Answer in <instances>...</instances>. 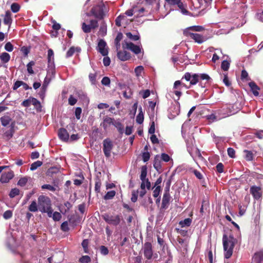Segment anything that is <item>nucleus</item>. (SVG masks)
Masks as SVG:
<instances>
[{
  "label": "nucleus",
  "instance_id": "nucleus-1",
  "mask_svg": "<svg viewBox=\"0 0 263 263\" xmlns=\"http://www.w3.org/2000/svg\"><path fill=\"white\" fill-rule=\"evenodd\" d=\"M237 239L233 235L228 236L224 234L222 237V243L224 250V256L226 258H229L232 255L235 245L237 243Z\"/></svg>",
  "mask_w": 263,
  "mask_h": 263
},
{
  "label": "nucleus",
  "instance_id": "nucleus-2",
  "mask_svg": "<svg viewBox=\"0 0 263 263\" xmlns=\"http://www.w3.org/2000/svg\"><path fill=\"white\" fill-rule=\"evenodd\" d=\"M39 210L42 213H45L46 210L51 206L50 198L44 195H40L37 198Z\"/></svg>",
  "mask_w": 263,
  "mask_h": 263
},
{
  "label": "nucleus",
  "instance_id": "nucleus-3",
  "mask_svg": "<svg viewBox=\"0 0 263 263\" xmlns=\"http://www.w3.org/2000/svg\"><path fill=\"white\" fill-rule=\"evenodd\" d=\"M103 218L107 223L114 226H117L121 221V218L119 215H110L105 214L103 215Z\"/></svg>",
  "mask_w": 263,
  "mask_h": 263
},
{
  "label": "nucleus",
  "instance_id": "nucleus-4",
  "mask_svg": "<svg viewBox=\"0 0 263 263\" xmlns=\"http://www.w3.org/2000/svg\"><path fill=\"white\" fill-rule=\"evenodd\" d=\"M103 151L105 156L107 158L109 157L113 148L112 141L109 139H105L103 142Z\"/></svg>",
  "mask_w": 263,
  "mask_h": 263
},
{
  "label": "nucleus",
  "instance_id": "nucleus-5",
  "mask_svg": "<svg viewBox=\"0 0 263 263\" xmlns=\"http://www.w3.org/2000/svg\"><path fill=\"white\" fill-rule=\"evenodd\" d=\"M123 49H126L131 50L134 53L137 54L141 52V49L139 46L136 45L132 42L124 41L122 44Z\"/></svg>",
  "mask_w": 263,
  "mask_h": 263
},
{
  "label": "nucleus",
  "instance_id": "nucleus-6",
  "mask_svg": "<svg viewBox=\"0 0 263 263\" xmlns=\"http://www.w3.org/2000/svg\"><path fill=\"white\" fill-rule=\"evenodd\" d=\"M2 125L3 126H9V127H15V121L13 120L9 114L5 115L0 118Z\"/></svg>",
  "mask_w": 263,
  "mask_h": 263
},
{
  "label": "nucleus",
  "instance_id": "nucleus-7",
  "mask_svg": "<svg viewBox=\"0 0 263 263\" xmlns=\"http://www.w3.org/2000/svg\"><path fill=\"white\" fill-rule=\"evenodd\" d=\"M169 114L168 118L170 119H174L178 116L180 113V105L178 102H176L175 104L172 105L168 109Z\"/></svg>",
  "mask_w": 263,
  "mask_h": 263
},
{
  "label": "nucleus",
  "instance_id": "nucleus-8",
  "mask_svg": "<svg viewBox=\"0 0 263 263\" xmlns=\"http://www.w3.org/2000/svg\"><path fill=\"white\" fill-rule=\"evenodd\" d=\"M182 79H185L187 81H190L191 85H195L199 82L198 74L195 73L192 75L189 72L185 73Z\"/></svg>",
  "mask_w": 263,
  "mask_h": 263
},
{
  "label": "nucleus",
  "instance_id": "nucleus-9",
  "mask_svg": "<svg viewBox=\"0 0 263 263\" xmlns=\"http://www.w3.org/2000/svg\"><path fill=\"white\" fill-rule=\"evenodd\" d=\"M97 50L103 55L106 56L108 54V51L106 43L103 40H100L98 44Z\"/></svg>",
  "mask_w": 263,
  "mask_h": 263
},
{
  "label": "nucleus",
  "instance_id": "nucleus-10",
  "mask_svg": "<svg viewBox=\"0 0 263 263\" xmlns=\"http://www.w3.org/2000/svg\"><path fill=\"white\" fill-rule=\"evenodd\" d=\"M90 13L92 15L99 19L103 18L105 13L103 9V7H96L91 9Z\"/></svg>",
  "mask_w": 263,
  "mask_h": 263
},
{
  "label": "nucleus",
  "instance_id": "nucleus-11",
  "mask_svg": "<svg viewBox=\"0 0 263 263\" xmlns=\"http://www.w3.org/2000/svg\"><path fill=\"white\" fill-rule=\"evenodd\" d=\"M171 199V196L169 194V187L167 190L165 191V192L163 194L162 198V201L161 204V208L163 209H166L168 208V205L170 204V201Z\"/></svg>",
  "mask_w": 263,
  "mask_h": 263
},
{
  "label": "nucleus",
  "instance_id": "nucleus-12",
  "mask_svg": "<svg viewBox=\"0 0 263 263\" xmlns=\"http://www.w3.org/2000/svg\"><path fill=\"white\" fill-rule=\"evenodd\" d=\"M144 255L148 259L152 258L153 255L152 247L151 243L146 242L144 246Z\"/></svg>",
  "mask_w": 263,
  "mask_h": 263
},
{
  "label": "nucleus",
  "instance_id": "nucleus-13",
  "mask_svg": "<svg viewBox=\"0 0 263 263\" xmlns=\"http://www.w3.org/2000/svg\"><path fill=\"white\" fill-rule=\"evenodd\" d=\"M189 34L190 37L198 44H201L207 40V37L198 33H190Z\"/></svg>",
  "mask_w": 263,
  "mask_h": 263
},
{
  "label": "nucleus",
  "instance_id": "nucleus-14",
  "mask_svg": "<svg viewBox=\"0 0 263 263\" xmlns=\"http://www.w3.org/2000/svg\"><path fill=\"white\" fill-rule=\"evenodd\" d=\"M13 177V172L10 171L7 173H3L1 177L0 181L3 183H8Z\"/></svg>",
  "mask_w": 263,
  "mask_h": 263
},
{
  "label": "nucleus",
  "instance_id": "nucleus-15",
  "mask_svg": "<svg viewBox=\"0 0 263 263\" xmlns=\"http://www.w3.org/2000/svg\"><path fill=\"white\" fill-rule=\"evenodd\" d=\"M198 76L200 85L202 88H204L205 87L206 83L211 80L210 77L209 75L205 73L198 74Z\"/></svg>",
  "mask_w": 263,
  "mask_h": 263
},
{
  "label": "nucleus",
  "instance_id": "nucleus-16",
  "mask_svg": "<svg viewBox=\"0 0 263 263\" xmlns=\"http://www.w3.org/2000/svg\"><path fill=\"white\" fill-rule=\"evenodd\" d=\"M250 191L255 199H258L261 196V192L259 187L252 186L251 187Z\"/></svg>",
  "mask_w": 263,
  "mask_h": 263
},
{
  "label": "nucleus",
  "instance_id": "nucleus-17",
  "mask_svg": "<svg viewBox=\"0 0 263 263\" xmlns=\"http://www.w3.org/2000/svg\"><path fill=\"white\" fill-rule=\"evenodd\" d=\"M114 121L115 120L113 118L106 116L103 118V121L101 123V126H102L104 129L106 130L108 126L113 125Z\"/></svg>",
  "mask_w": 263,
  "mask_h": 263
},
{
  "label": "nucleus",
  "instance_id": "nucleus-18",
  "mask_svg": "<svg viewBox=\"0 0 263 263\" xmlns=\"http://www.w3.org/2000/svg\"><path fill=\"white\" fill-rule=\"evenodd\" d=\"M58 136L60 139L64 141H66L69 139V134L65 128H60L58 132Z\"/></svg>",
  "mask_w": 263,
  "mask_h": 263
},
{
  "label": "nucleus",
  "instance_id": "nucleus-19",
  "mask_svg": "<svg viewBox=\"0 0 263 263\" xmlns=\"http://www.w3.org/2000/svg\"><path fill=\"white\" fill-rule=\"evenodd\" d=\"M118 58L123 61L128 60L130 58V54L126 51H119L117 53Z\"/></svg>",
  "mask_w": 263,
  "mask_h": 263
},
{
  "label": "nucleus",
  "instance_id": "nucleus-20",
  "mask_svg": "<svg viewBox=\"0 0 263 263\" xmlns=\"http://www.w3.org/2000/svg\"><path fill=\"white\" fill-rule=\"evenodd\" d=\"M14 128L15 127H10V129L4 133L3 137L5 140H9L13 137L15 132Z\"/></svg>",
  "mask_w": 263,
  "mask_h": 263
},
{
  "label": "nucleus",
  "instance_id": "nucleus-21",
  "mask_svg": "<svg viewBox=\"0 0 263 263\" xmlns=\"http://www.w3.org/2000/svg\"><path fill=\"white\" fill-rule=\"evenodd\" d=\"M249 85L251 88V90L255 96L259 95L258 90H259V87L254 82H251L249 83Z\"/></svg>",
  "mask_w": 263,
  "mask_h": 263
},
{
  "label": "nucleus",
  "instance_id": "nucleus-22",
  "mask_svg": "<svg viewBox=\"0 0 263 263\" xmlns=\"http://www.w3.org/2000/svg\"><path fill=\"white\" fill-rule=\"evenodd\" d=\"M160 157L159 155H157L155 157L154 161V167L156 170L157 171H159L161 168V160H160Z\"/></svg>",
  "mask_w": 263,
  "mask_h": 263
},
{
  "label": "nucleus",
  "instance_id": "nucleus-23",
  "mask_svg": "<svg viewBox=\"0 0 263 263\" xmlns=\"http://www.w3.org/2000/svg\"><path fill=\"white\" fill-rule=\"evenodd\" d=\"M12 23L11 14L9 11H7L4 16V23L10 26Z\"/></svg>",
  "mask_w": 263,
  "mask_h": 263
},
{
  "label": "nucleus",
  "instance_id": "nucleus-24",
  "mask_svg": "<svg viewBox=\"0 0 263 263\" xmlns=\"http://www.w3.org/2000/svg\"><path fill=\"white\" fill-rule=\"evenodd\" d=\"M177 6L183 15H190L191 14V13L186 10L183 4L181 2L178 3Z\"/></svg>",
  "mask_w": 263,
  "mask_h": 263
},
{
  "label": "nucleus",
  "instance_id": "nucleus-25",
  "mask_svg": "<svg viewBox=\"0 0 263 263\" xmlns=\"http://www.w3.org/2000/svg\"><path fill=\"white\" fill-rule=\"evenodd\" d=\"M80 50L81 49L79 47L74 48V47H71L67 52L66 57V58H69L72 56L76 51L80 52Z\"/></svg>",
  "mask_w": 263,
  "mask_h": 263
},
{
  "label": "nucleus",
  "instance_id": "nucleus-26",
  "mask_svg": "<svg viewBox=\"0 0 263 263\" xmlns=\"http://www.w3.org/2000/svg\"><path fill=\"white\" fill-rule=\"evenodd\" d=\"M0 59L3 63H6L10 60V56L7 52H3L0 55Z\"/></svg>",
  "mask_w": 263,
  "mask_h": 263
},
{
  "label": "nucleus",
  "instance_id": "nucleus-27",
  "mask_svg": "<svg viewBox=\"0 0 263 263\" xmlns=\"http://www.w3.org/2000/svg\"><path fill=\"white\" fill-rule=\"evenodd\" d=\"M38 204H37V203L35 200H34L31 202V204L28 207V210L29 211L32 212H36L38 210Z\"/></svg>",
  "mask_w": 263,
  "mask_h": 263
},
{
  "label": "nucleus",
  "instance_id": "nucleus-28",
  "mask_svg": "<svg viewBox=\"0 0 263 263\" xmlns=\"http://www.w3.org/2000/svg\"><path fill=\"white\" fill-rule=\"evenodd\" d=\"M139 113L136 117V122L138 124H142L144 120V116L142 111V108H139Z\"/></svg>",
  "mask_w": 263,
  "mask_h": 263
},
{
  "label": "nucleus",
  "instance_id": "nucleus-29",
  "mask_svg": "<svg viewBox=\"0 0 263 263\" xmlns=\"http://www.w3.org/2000/svg\"><path fill=\"white\" fill-rule=\"evenodd\" d=\"M245 153V158L247 161H251L253 159V154L251 151L245 150L243 151Z\"/></svg>",
  "mask_w": 263,
  "mask_h": 263
},
{
  "label": "nucleus",
  "instance_id": "nucleus-30",
  "mask_svg": "<svg viewBox=\"0 0 263 263\" xmlns=\"http://www.w3.org/2000/svg\"><path fill=\"white\" fill-rule=\"evenodd\" d=\"M192 222V220L189 218H186L183 220L180 221L179 222V224L181 227H189L191 225Z\"/></svg>",
  "mask_w": 263,
  "mask_h": 263
},
{
  "label": "nucleus",
  "instance_id": "nucleus-31",
  "mask_svg": "<svg viewBox=\"0 0 263 263\" xmlns=\"http://www.w3.org/2000/svg\"><path fill=\"white\" fill-rule=\"evenodd\" d=\"M29 179H30V178L28 177L20 178L17 182V185L21 186H24Z\"/></svg>",
  "mask_w": 263,
  "mask_h": 263
},
{
  "label": "nucleus",
  "instance_id": "nucleus-32",
  "mask_svg": "<svg viewBox=\"0 0 263 263\" xmlns=\"http://www.w3.org/2000/svg\"><path fill=\"white\" fill-rule=\"evenodd\" d=\"M147 175V167L146 166H143L141 168L140 179L141 180H146V178Z\"/></svg>",
  "mask_w": 263,
  "mask_h": 263
},
{
  "label": "nucleus",
  "instance_id": "nucleus-33",
  "mask_svg": "<svg viewBox=\"0 0 263 263\" xmlns=\"http://www.w3.org/2000/svg\"><path fill=\"white\" fill-rule=\"evenodd\" d=\"M116 195V192L115 191H110L105 195L104 199L105 200H109L112 199Z\"/></svg>",
  "mask_w": 263,
  "mask_h": 263
},
{
  "label": "nucleus",
  "instance_id": "nucleus-34",
  "mask_svg": "<svg viewBox=\"0 0 263 263\" xmlns=\"http://www.w3.org/2000/svg\"><path fill=\"white\" fill-rule=\"evenodd\" d=\"M113 125H114L118 130V131L122 134L124 131V127L122 124L119 121H114Z\"/></svg>",
  "mask_w": 263,
  "mask_h": 263
},
{
  "label": "nucleus",
  "instance_id": "nucleus-35",
  "mask_svg": "<svg viewBox=\"0 0 263 263\" xmlns=\"http://www.w3.org/2000/svg\"><path fill=\"white\" fill-rule=\"evenodd\" d=\"M57 186H53L50 184H44L41 186L43 190H48L52 192H54L57 190Z\"/></svg>",
  "mask_w": 263,
  "mask_h": 263
},
{
  "label": "nucleus",
  "instance_id": "nucleus-36",
  "mask_svg": "<svg viewBox=\"0 0 263 263\" xmlns=\"http://www.w3.org/2000/svg\"><path fill=\"white\" fill-rule=\"evenodd\" d=\"M35 65V63L33 61L30 62L27 65V69L28 72L30 74H33L34 73V71L32 69V66Z\"/></svg>",
  "mask_w": 263,
  "mask_h": 263
},
{
  "label": "nucleus",
  "instance_id": "nucleus-37",
  "mask_svg": "<svg viewBox=\"0 0 263 263\" xmlns=\"http://www.w3.org/2000/svg\"><path fill=\"white\" fill-rule=\"evenodd\" d=\"M127 37L132 41H137L140 39V36L138 34L133 35L131 32H127L126 33Z\"/></svg>",
  "mask_w": 263,
  "mask_h": 263
},
{
  "label": "nucleus",
  "instance_id": "nucleus-38",
  "mask_svg": "<svg viewBox=\"0 0 263 263\" xmlns=\"http://www.w3.org/2000/svg\"><path fill=\"white\" fill-rule=\"evenodd\" d=\"M42 165V162L40 161H37L31 164L30 166V170L34 171L37 169L39 167Z\"/></svg>",
  "mask_w": 263,
  "mask_h": 263
},
{
  "label": "nucleus",
  "instance_id": "nucleus-39",
  "mask_svg": "<svg viewBox=\"0 0 263 263\" xmlns=\"http://www.w3.org/2000/svg\"><path fill=\"white\" fill-rule=\"evenodd\" d=\"M53 51L52 49L48 50V61L49 63L52 64L53 62Z\"/></svg>",
  "mask_w": 263,
  "mask_h": 263
},
{
  "label": "nucleus",
  "instance_id": "nucleus-40",
  "mask_svg": "<svg viewBox=\"0 0 263 263\" xmlns=\"http://www.w3.org/2000/svg\"><path fill=\"white\" fill-rule=\"evenodd\" d=\"M230 67V63L227 60L222 61L221 65V69L224 71H227Z\"/></svg>",
  "mask_w": 263,
  "mask_h": 263
},
{
  "label": "nucleus",
  "instance_id": "nucleus-41",
  "mask_svg": "<svg viewBox=\"0 0 263 263\" xmlns=\"http://www.w3.org/2000/svg\"><path fill=\"white\" fill-rule=\"evenodd\" d=\"M20 9V5L17 3H13L11 6V10L13 13H16Z\"/></svg>",
  "mask_w": 263,
  "mask_h": 263
},
{
  "label": "nucleus",
  "instance_id": "nucleus-42",
  "mask_svg": "<svg viewBox=\"0 0 263 263\" xmlns=\"http://www.w3.org/2000/svg\"><path fill=\"white\" fill-rule=\"evenodd\" d=\"M20 194V190L17 188L12 189L10 193L9 196L11 198H13Z\"/></svg>",
  "mask_w": 263,
  "mask_h": 263
},
{
  "label": "nucleus",
  "instance_id": "nucleus-43",
  "mask_svg": "<svg viewBox=\"0 0 263 263\" xmlns=\"http://www.w3.org/2000/svg\"><path fill=\"white\" fill-rule=\"evenodd\" d=\"M31 105H34L36 108H39L41 107L40 102L35 98H30Z\"/></svg>",
  "mask_w": 263,
  "mask_h": 263
},
{
  "label": "nucleus",
  "instance_id": "nucleus-44",
  "mask_svg": "<svg viewBox=\"0 0 263 263\" xmlns=\"http://www.w3.org/2000/svg\"><path fill=\"white\" fill-rule=\"evenodd\" d=\"M12 216V211L11 210H7L3 214V217L5 219H9Z\"/></svg>",
  "mask_w": 263,
  "mask_h": 263
},
{
  "label": "nucleus",
  "instance_id": "nucleus-45",
  "mask_svg": "<svg viewBox=\"0 0 263 263\" xmlns=\"http://www.w3.org/2000/svg\"><path fill=\"white\" fill-rule=\"evenodd\" d=\"M82 30L85 33H89L92 29L89 25H87L85 23L82 24Z\"/></svg>",
  "mask_w": 263,
  "mask_h": 263
},
{
  "label": "nucleus",
  "instance_id": "nucleus-46",
  "mask_svg": "<svg viewBox=\"0 0 263 263\" xmlns=\"http://www.w3.org/2000/svg\"><path fill=\"white\" fill-rule=\"evenodd\" d=\"M99 32L100 33V34L102 36L105 35L106 34V32H107L106 26L105 25H102L100 28Z\"/></svg>",
  "mask_w": 263,
  "mask_h": 263
},
{
  "label": "nucleus",
  "instance_id": "nucleus-47",
  "mask_svg": "<svg viewBox=\"0 0 263 263\" xmlns=\"http://www.w3.org/2000/svg\"><path fill=\"white\" fill-rule=\"evenodd\" d=\"M101 186V182L100 179H98L95 182V190L97 193L100 192V188Z\"/></svg>",
  "mask_w": 263,
  "mask_h": 263
},
{
  "label": "nucleus",
  "instance_id": "nucleus-48",
  "mask_svg": "<svg viewBox=\"0 0 263 263\" xmlns=\"http://www.w3.org/2000/svg\"><path fill=\"white\" fill-rule=\"evenodd\" d=\"M125 18V16L124 15H120L119 16H118L116 18V21H115L116 25L119 27L121 26V22L122 20L124 19Z\"/></svg>",
  "mask_w": 263,
  "mask_h": 263
},
{
  "label": "nucleus",
  "instance_id": "nucleus-49",
  "mask_svg": "<svg viewBox=\"0 0 263 263\" xmlns=\"http://www.w3.org/2000/svg\"><path fill=\"white\" fill-rule=\"evenodd\" d=\"M190 29L195 31H202L204 30V28L201 26H193L189 28Z\"/></svg>",
  "mask_w": 263,
  "mask_h": 263
},
{
  "label": "nucleus",
  "instance_id": "nucleus-50",
  "mask_svg": "<svg viewBox=\"0 0 263 263\" xmlns=\"http://www.w3.org/2000/svg\"><path fill=\"white\" fill-rule=\"evenodd\" d=\"M61 230L64 232H67L69 231V228L68 227V223L67 221L63 222L61 226Z\"/></svg>",
  "mask_w": 263,
  "mask_h": 263
},
{
  "label": "nucleus",
  "instance_id": "nucleus-51",
  "mask_svg": "<svg viewBox=\"0 0 263 263\" xmlns=\"http://www.w3.org/2000/svg\"><path fill=\"white\" fill-rule=\"evenodd\" d=\"M160 192H161V186H156L153 192V196L155 198L158 197L159 196Z\"/></svg>",
  "mask_w": 263,
  "mask_h": 263
},
{
  "label": "nucleus",
  "instance_id": "nucleus-52",
  "mask_svg": "<svg viewBox=\"0 0 263 263\" xmlns=\"http://www.w3.org/2000/svg\"><path fill=\"white\" fill-rule=\"evenodd\" d=\"M143 70V67L142 66H139L135 68V72L137 77L141 75L142 72Z\"/></svg>",
  "mask_w": 263,
  "mask_h": 263
},
{
  "label": "nucleus",
  "instance_id": "nucleus-53",
  "mask_svg": "<svg viewBox=\"0 0 263 263\" xmlns=\"http://www.w3.org/2000/svg\"><path fill=\"white\" fill-rule=\"evenodd\" d=\"M138 191H133L132 194L131 200L133 202H135L137 200Z\"/></svg>",
  "mask_w": 263,
  "mask_h": 263
},
{
  "label": "nucleus",
  "instance_id": "nucleus-54",
  "mask_svg": "<svg viewBox=\"0 0 263 263\" xmlns=\"http://www.w3.org/2000/svg\"><path fill=\"white\" fill-rule=\"evenodd\" d=\"M62 217L61 214L59 212H55L53 213L52 218L54 221H59Z\"/></svg>",
  "mask_w": 263,
  "mask_h": 263
},
{
  "label": "nucleus",
  "instance_id": "nucleus-55",
  "mask_svg": "<svg viewBox=\"0 0 263 263\" xmlns=\"http://www.w3.org/2000/svg\"><path fill=\"white\" fill-rule=\"evenodd\" d=\"M142 157V160L144 162L148 161L150 158L149 153L148 152L143 153Z\"/></svg>",
  "mask_w": 263,
  "mask_h": 263
},
{
  "label": "nucleus",
  "instance_id": "nucleus-56",
  "mask_svg": "<svg viewBox=\"0 0 263 263\" xmlns=\"http://www.w3.org/2000/svg\"><path fill=\"white\" fill-rule=\"evenodd\" d=\"M80 261L81 263H88L90 261V258L87 255L83 256L81 258H80Z\"/></svg>",
  "mask_w": 263,
  "mask_h": 263
},
{
  "label": "nucleus",
  "instance_id": "nucleus-57",
  "mask_svg": "<svg viewBox=\"0 0 263 263\" xmlns=\"http://www.w3.org/2000/svg\"><path fill=\"white\" fill-rule=\"evenodd\" d=\"M101 83L103 85L109 86L110 83V79L107 77H105L103 78Z\"/></svg>",
  "mask_w": 263,
  "mask_h": 263
},
{
  "label": "nucleus",
  "instance_id": "nucleus-58",
  "mask_svg": "<svg viewBox=\"0 0 263 263\" xmlns=\"http://www.w3.org/2000/svg\"><path fill=\"white\" fill-rule=\"evenodd\" d=\"M5 49L8 52H11L13 49V46L10 42H7L5 45Z\"/></svg>",
  "mask_w": 263,
  "mask_h": 263
},
{
  "label": "nucleus",
  "instance_id": "nucleus-59",
  "mask_svg": "<svg viewBox=\"0 0 263 263\" xmlns=\"http://www.w3.org/2000/svg\"><path fill=\"white\" fill-rule=\"evenodd\" d=\"M101 253L103 255H106L108 254V250L107 247L104 246H101L100 248Z\"/></svg>",
  "mask_w": 263,
  "mask_h": 263
},
{
  "label": "nucleus",
  "instance_id": "nucleus-60",
  "mask_svg": "<svg viewBox=\"0 0 263 263\" xmlns=\"http://www.w3.org/2000/svg\"><path fill=\"white\" fill-rule=\"evenodd\" d=\"M228 155L231 158H234L235 157V150L231 147H229L227 150Z\"/></svg>",
  "mask_w": 263,
  "mask_h": 263
},
{
  "label": "nucleus",
  "instance_id": "nucleus-61",
  "mask_svg": "<svg viewBox=\"0 0 263 263\" xmlns=\"http://www.w3.org/2000/svg\"><path fill=\"white\" fill-rule=\"evenodd\" d=\"M82 112V109L81 107H78L75 110V116L78 120H79L81 118V114Z\"/></svg>",
  "mask_w": 263,
  "mask_h": 263
},
{
  "label": "nucleus",
  "instance_id": "nucleus-62",
  "mask_svg": "<svg viewBox=\"0 0 263 263\" xmlns=\"http://www.w3.org/2000/svg\"><path fill=\"white\" fill-rule=\"evenodd\" d=\"M140 93L142 94V98L143 99H146L149 96L150 91L148 89H146L142 91H140Z\"/></svg>",
  "mask_w": 263,
  "mask_h": 263
},
{
  "label": "nucleus",
  "instance_id": "nucleus-63",
  "mask_svg": "<svg viewBox=\"0 0 263 263\" xmlns=\"http://www.w3.org/2000/svg\"><path fill=\"white\" fill-rule=\"evenodd\" d=\"M77 100L71 95L68 99V103L70 105H74L76 104Z\"/></svg>",
  "mask_w": 263,
  "mask_h": 263
},
{
  "label": "nucleus",
  "instance_id": "nucleus-64",
  "mask_svg": "<svg viewBox=\"0 0 263 263\" xmlns=\"http://www.w3.org/2000/svg\"><path fill=\"white\" fill-rule=\"evenodd\" d=\"M89 25L90 26V27L92 29H95V28L98 27V21L95 20H91L90 21Z\"/></svg>",
  "mask_w": 263,
  "mask_h": 263
}]
</instances>
